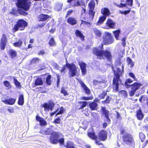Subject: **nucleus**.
Returning <instances> with one entry per match:
<instances>
[{"label": "nucleus", "instance_id": "nucleus-1", "mask_svg": "<svg viewBox=\"0 0 148 148\" xmlns=\"http://www.w3.org/2000/svg\"><path fill=\"white\" fill-rule=\"evenodd\" d=\"M112 68L114 75L112 80V88L113 92H116L119 91V85L122 84V81L120 77L122 75L123 71H121L120 68H117L116 72L113 66Z\"/></svg>", "mask_w": 148, "mask_h": 148}, {"label": "nucleus", "instance_id": "nucleus-2", "mask_svg": "<svg viewBox=\"0 0 148 148\" xmlns=\"http://www.w3.org/2000/svg\"><path fill=\"white\" fill-rule=\"evenodd\" d=\"M89 10L88 14L85 13L83 17L84 20H87L88 21H91L93 20L95 14V12L94 11L95 6V3L94 1L91 0L88 4Z\"/></svg>", "mask_w": 148, "mask_h": 148}, {"label": "nucleus", "instance_id": "nucleus-3", "mask_svg": "<svg viewBox=\"0 0 148 148\" xmlns=\"http://www.w3.org/2000/svg\"><path fill=\"white\" fill-rule=\"evenodd\" d=\"M27 25V23L25 20L23 19H19L16 22L13 27L12 32L14 33L18 30L23 31Z\"/></svg>", "mask_w": 148, "mask_h": 148}, {"label": "nucleus", "instance_id": "nucleus-4", "mask_svg": "<svg viewBox=\"0 0 148 148\" xmlns=\"http://www.w3.org/2000/svg\"><path fill=\"white\" fill-rule=\"evenodd\" d=\"M123 142L126 145L134 147L135 143L132 135L128 133L124 134L122 137Z\"/></svg>", "mask_w": 148, "mask_h": 148}, {"label": "nucleus", "instance_id": "nucleus-5", "mask_svg": "<svg viewBox=\"0 0 148 148\" xmlns=\"http://www.w3.org/2000/svg\"><path fill=\"white\" fill-rule=\"evenodd\" d=\"M88 136L92 139L96 140V143L97 144L100 145H101V143L100 142L99 140L101 141L102 140V131H101L99 133L98 137L95 135V133L93 131L92 129H90L88 132Z\"/></svg>", "mask_w": 148, "mask_h": 148}, {"label": "nucleus", "instance_id": "nucleus-6", "mask_svg": "<svg viewBox=\"0 0 148 148\" xmlns=\"http://www.w3.org/2000/svg\"><path fill=\"white\" fill-rule=\"evenodd\" d=\"M103 42L105 45H108L111 44L114 42V40L110 33L106 32L103 37Z\"/></svg>", "mask_w": 148, "mask_h": 148}, {"label": "nucleus", "instance_id": "nucleus-7", "mask_svg": "<svg viewBox=\"0 0 148 148\" xmlns=\"http://www.w3.org/2000/svg\"><path fill=\"white\" fill-rule=\"evenodd\" d=\"M131 85V90L130 91L129 94L130 96H133L134 95L136 91L138 90L142 85L140 83L135 82Z\"/></svg>", "mask_w": 148, "mask_h": 148}, {"label": "nucleus", "instance_id": "nucleus-8", "mask_svg": "<svg viewBox=\"0 0 148 148\" xmlns=\"http://www.w3.org/2000/svg\"><path fill=\"white\" fill-rule=\"evenodd\" d=\"M8 42V38L6 34H3L0 39V48L1 50H4Z\"/></svg>", "mask_w": 148, "mask_h": 148}, {"label": "nucleus", "instance_id": "nucleus-9", "mask_svg": "<svg viewBox=\"0 0 148 148\" xmlns=\"http://www.w3.org/2000/svg\"><path fill=\"white\" fill-rule=\"evenodd\" d=\"M110 114L109 111L106 109L105 107H102V116L106 118L104 120V121L107 122L108 124L111 123V119L109 117Z\"/></svg>", "mask_w": 148, "mask_h": 148}, {"label": "nucleus", "instance_id": "nucleus-10", "mask_svg": "<svg viewBox=\"0 0 148 148\" xmlns=\"http://www.w3.org/2000/svg\"><path fill=\"white\" fill-rule=\"evenodd\" d=\"M69 69V76L73 77L77 74L76 68L75 65H66Z\"/></svg>", "mask_w": 148, "mask_h": 148}, {"label": "nucleus", "instance_id": "nucleus-11", "mask_svg": "<svg viewBox=\"0 0 148 148\" xmlns=\"http://www.w3.org/2000/svg\"><path fill=\"white\" fill-rule=\"evenodd\" d=\"M54 104L52 101H49V103H45L42 105V107L44 108L45 111H48L49 110L52 111L54 107Z\"/></svg>", "mask_w": 148, "mask_h": 148}, {"label": "nucleus", "instance_id": "nucleus-12", "mask_svg": "<svg viewBox=\"0 0 148 148\" xmlns=\"http://www.w3.org/2000/svg\"><path fill=\"white\" fill-rule=\"evenodd\" d=\"M59 138V134L55 132H53L50 137V141L53 143H58V139Z\"/></svg>", "mask_w": 148, "mask_h": 148}, {"label": "nucleus", "instance_id": "nucleus-13", "mask_svg": "<svg viewBox=\"0 0 148 148\" xmlns=\"http://www.w3.org/2000/svg\"><path fill=\"white\" fill-rule=\"evenodd\" d=\"M136 116L137 119L139 121L142 120L144 118V114L141 108L140 107L139 109L136 111Z\"/></svg>", "mask_w": 148, "mask_h": 148}, {"label": "nucleus", "instance_id": "nucleus-14", "mask_svg": "<svg viewBox=\"0 0 148 148\" xmlns=\"http://www.w3.org/2000/svg\"><path fill=\"white\" fill-rule=\"evenodd\" d=\"M51 16L48 15L41 13L38 17V19L39 21H45L48 19L50 18Z\"/></svg>", "mask_w": 148, "mask_h": 148}, {"label": "nucleus", "instance_id": "nucleus-15", "mask_svg": "<svg viewBox=\"0 0 148 148\" xmlns=\"http://www.w3.org/2000/svg\"><path fill=\"white\" fill-rule=\"evenodd\" d=\"M1 101L6 104L13 105L15 102L16 99L12 98L6 99L5 98H3L1 99Z\"/></svg>", "mask_w": 148, "mask_h": 148}, {"label": "nucleus", "instance_id": "nucleus-16", "mask_svg": "<svg viewBox=\"0 0 148 148\" xmlns=\"http://www.w3.org/2000/svg\"><path fill=\"white\" fill-rule=\"evenodd\" d=\"M8 55L12 59L15 60L17 57L16 51L12 49H10L8 52Z\"/></svg>", "mask_w": 148, "mask_h": 148}, {"label": "nucleus", "instance_id": "nucleus-17", "mask_svg": "<svg viewBox=\"0 0 148 148\" xmlns=\"http://www.w3.org/2000/svg\"><path fill=\"white\" fill-rule=\"evenodd\" d=\"M110 14V12L108 8H104L102 11V22L106 19L107 16H109Z\"/></svg>", "mask_w": 148, "mask_h": 148}, {"label": "nucleus", "instance_id": "nucleus-18", "mask_svg": "<svg viewBox=\"0 0 148 148\" xmlns=\"http://www.w3.org/2000/svg\"><path fill=\"white\" fill-rule=\"evenodd\" d=\"M106 25L109 28L114 29L115 28V26L116 23L112 19L110 18L108 19L106 23Z\"/></svg>", "mask_w": 148, "mask_h": 148}, {"label": "nucleus", "instance_id": "nucleus-19", "mask_svg": "<svg viewBox=\"0 0 148 148\" xmlns=\"http://www.w3.org/2000/svg\"><path fill=\"white\" fill-rule=\"evenodd\" d=\"M102 56H104L110 61L111 60L112 58V56L110 52L108 50L102 51Z\"/></svg>", "mask_w": 148, "mask_h": 148}, {"label": "nucleus", "instance_id": "nucleus-20", "mask_svg": "<svg viewBox=\"0 0 148 148\" xmlns=\"http://www.w3.org/2000/svg\"><path fill=\"white\" fill-rule=\"evenodd\" d=\"M75 34L77 37L79 38L82 41L85 40V36L82 32L78 29H76L75 32Z\"/></svg>", "mask_w": 148, "mask_h": 148}, {"label": "nucleus", "instance_id": "nucleus-21", "mask_svg": "<svg viewBox=\"0 0 148 148\" xmlns=\"http://www.w3.org/2000/svg\"><path fill=\"white\" fill-rule=\"evenodd\" d=\"M66 22L68 24L72 25H75L77 23V21L75 18L72 17H68Z\"/></svg>", "mask_w": 148, "mask_h": 148}, {"label": "nucleus", "instance_id": "nucleus-22", "mask_svg": "<svg viewBox=\"0 0 148 148\" xmlns=\"http://www.w3.org/2000/svg\"><path fill=\"white\" fill-rule=\"evenodd\" d=\"M92 53L98 57H101L102 56V50H99L97 47H94Z\"/></svg>", "mask_w": 148, "mask_h": 148}, {"label": "nucleus", "instance_id": "nucleus-23", "mask_svg": "<svg viewBox=\"0 0 148 148\" xmlns=\"http://www.w3.org/2000/svg\"><path fill=\"white\" fill-rule=\"evenodd\" d=\"M64 111V109L62 107L58 108L55 112L51 113V116H53L55 114H56V116L59 114H62Z\"/></svg>", "mask_w": 148, "mask_h": 148}, {"label": "nucleus", "instance_id": "nucleus-24", "mask_svg": "<svg viewBox=\"0 0 148 148\" xmlns=\"http://www.w3.org/2000/svg\"><path fill=\"white\" fill-rule=\"evenodd\" d=\"M80 84L85 93L87 94H89L90 92V90L84 84V82L82 81H81Z\"/></svg>", "mask_w": 148, "mask_h": 148}, {"label": "nucleus", "instance_id": "nucleus-25", "mask_svg": "<svg viewBox=\"0 0 148 148\" xmlns=\"http://www.w3.org/2000/svg\"><path fill=\"white\" fill-rule=\"evenodd\" d=\"M51 129L48 128L45 130H41L40 133L43 134L49 135L51 133Z\"/></svg>", "mask_w": 148, "mask_h": 148}, {"label": "nucleus", "instance_id": "nucleus-26", "mask_svg": "<svg viewBox=\"0 0 148 148\" xmlns=\"http://www.w3.org/2000/svg\"><path fill=\"white\" fill-rule=\"evenodd\" d=\"M24 103L23 96V95H20L19 96L18 104L19 105L22 106Z\"/></svg>", "mask_w": 148, "mask_h": 148}, {"label": "nucleus", "instance_id": "nucleus-27", "mask_svg": "<svg viewBox=\"0 0 148 148\" xmlns=\"http://www.w3.org/2000/svg\"><path fill=\"white\" fill-rule=\"evenodd\" d=\"M139 137L142 142H143L146 139V136L142 132H140L139 133Z\"/></svg>", "mask_w": 148, "mask_h": 148}, {"label": "nucleus", "instance_id": "nucleus-28", "mask_svg": "<svg viewBox=\"0 0 148 148\" xmlns=\"http://www.w3.org/2000/svg\"><path fill=\"white\" fill-rule=\"evenodd\" d=\"M81 6H83L81 7V15L82 16L84 14H85V13H86V7L85 3L84 2L81 3Z\"/></svg>", "mask_w": 148, "mask_h": 148}, {"label": "nucleus", "instance_id": "nucleus-29", "mask_svg": "<svg viewBox=\"0 0 148 148\" xmlns=\"http://www.w3.org/2000/svg\"><path fill=\"white\" fill-rule=\"evenodd\" d=\"M97 104L95 102H93L89 104L90 107L92 110H94L97 108Z\"/></svg>", "mask_w": 148, "mask_h": 148}, {"label": "nucleus", "instance_id": "nucleus-30", "mask_svg": "<svg viewBox=\"0 0 148 148\" xmlns=\"http://www.w3.org/2000/svg\"><path fill=\"white\" fill-rule=\"evenodd\" d=\"M93 31L95 35L99 37H101V34L100 31L98 30L96 28H94L93 29Z\"/></svg>", "mask_w": 148, "mask_h": 148}, {"label": "nucleus", "instance_id": "nucleus-31", "mask_svg": "<svg viewBox=\"0 0 148 148\" xmlns=\"http://www.w3.org/2000/svg\"><path fill=\"white\" fill-rule=\"evenodd\" d=\"M133 81L130 78H128L126 79L125 82V85L126 87L128 88L131 86V85H129L128 83H131L133 82Z\"/></svg>", "mask_w": 148, "mask_h": 148}, {"label": "nucleus", "instance_id": "nucleus-32", "mask_svg": "<svg viewBox=\"0 0 148 148\" xmlns=\"http://www.w3.org/2000/svg\"><path fill=\"white\" fill-rule=\"evenodd\" d=\"M43 84V82L42 79L40 78H38L35 82V85H40Z\"/></svg>", "mask_w": 148, "mask_h": 148}, {"label": "nucleus", "instance_id": "nucleus-33", "mask_svg": "<svg viewBox=\"0 0 148 148\" xmlns=\"http://www.w3.org/2000/svg\"><path fill=\"white\" fill-rule=\"evenodd\" d=\"M50 46H54L56 45V42L54 41L53 37L51 38L48 43Z\"/></svg>", "mask_w": 148, "mask_h": 148}, {"label": "nucleus", "instance_id": "nucleus-34", "mask_svg": "<svg viewBox=\"0 0 148 148\" xmlns=\"http://www.w3.org/2000/svg\"><path fill=\"white\" fill-rule=\"evenodd\" d=\"M22 41L21 40H19L17 42H15L13 43V45L15 47H20L22 45Z\"/></svg>", "mask_w": 148, "mask_h": 148}, {"label": "nucleus", "instance_id": "nucleus-35", "mask_svg": "<svg viewBox=\"0 0 148 148\" xmlns=\"http://www.w3.org/2000/svg\"><path fill=\"white\" fill-rule=\"evenodd\" d=\"M115 38L117 40L118 39L119 36V34L120 33V30L119 29H118L117 30H115L113 32Z\"/></svg>", "mask_w": 148, "mask_h": 148}, {"label": "nucleus", "instance_id": "nucleus-36", "mask_svg": "<svg viewBox=\"0 0 148 148\" xmlns=\"http://www.w3.org/2000/svg\"><path fill=\"white\" fill-rule=\"evenodd\" d=\"M82 74L84 75L86 73V65H80Z\"/></svg>", "mask_w": 148, "mask_h": 148}, {"label": "nucleus", "instance_id": "nucleus-37", "mask_svg": "<svg viewBox=\"0 0 148 148\" xmlns=\"http://www.w3.org/2000/svg\"><path fill=\"white\" fill-rule=\"evenodd\" d=\"M111 98L110 96H108L104 101H102V103L103 104L109 103L111 101Z\"/></svg>", "mask_w": 148, "mask_h": 148}, {"label": "nucleus", "instance_id": "nucleus-38", "mask_svg": "<svg viewBox=\"0 0 148 148\" xmlns=\"http://www.w3.org/2000/svg\"><path fill=\"white\" fill-rule=\"evenodd\" d=\"M107 132L106 131L102 130V141L105 140L107 138Z\"/></svg>", "mask_w": 148, "mask_h": 148}, {"label": "nucleus", "instance_id": "nucleus-39", "mask_svg": "<svg viewBox=\"0 0 148 148\" xmlns=\"http://www.w3.org/2000/svg\"><path fill=\"white\" fill-rule=\"evenodd\" d=\"M5 86L8 89L11 88V86L10 84V82L8 81H5L3 82Z\"/></svg>", "mask_w": 148, "mask_h": 148}, {"label": "nucleus", "instance_id": "nucleus-40", "mask_svg": "<svg viewBox=\"0 0 148 148\" xmlns=\"http://www.w3.org/2000/svg\"><path fill=\"white\" fill-rule=\"evenodd\" d=\"M79 103L80 105V107L79 108V109H80L83 108L86 106L87 104V102L80 101L79 102Z\"/></svg>", "mask_w": 148, "mask_h": 148}, {"label": "nucleus", "instance_id": "nucleus-41", "mask_svg": "<svg viewBox=\"0 0 148 148\" xmlns=\"http://www.w3.org/2000/svg\"><path fill=\"white\" fill-rule=\"evenodd\" d=\"M66 148H75L73 144L71 142L69 141L66 144Z\"/></svg>", "mask_w": 148, "mask_h": 148}, {"label": "nucleus", "instance_id": "nucleus-42", "mask_svg": "<svg viewBox=\"0 0 148 148\" xmlns=\"http://www.w3.org/2000/svg\"><path fill=\"white\" fill-rule=\"evenodd\" d=\"M127 63L129 65H134V63L132 60V59L129 57H127Z\"/></svg>", "mask_w": 148, "mask_h": 148}, {"label": "nucleus", "instance_id": "nucleus-43", "mask_svg": "<svg viewBox=\"0 0 148 148\" xmlns=\"http://www.w3.org/2000/svg\"><path fill=\"white\" fill-rule=\"evenodd\" d=\"M39 58H35L31 60V62L32 64H35L39 62Z\"/></svg>", "mask_w": 148, "mask_h": 148}, {"label": "nucleus", "instance_id": "nucleus-44", "mask_svg": "<svg viewBox=\"0 0 148 148\" xmlns=\"http://www.w3.org/2000/svg\"><path fill=\"white\" fill-rule=\"evenodd\" d=\"M126 4L131 7L133 5V0H126Z\"/></svg>", "mask_w": 148, "mask_h": 148}, {"label": "nucleus", "instance_id": "nucleus-45", "mask_svg": "<svg viewBox=\"0 0 148 148\" xmlns=\"http://www.w3.org/2000/svg\"><path fill=\"white\" fill-rule=\"evenodd\" d=\"M51 78V75H48L47 78L46 79V81L47 83L49 85L51 84V81L50 80Z\"/></svg>", "mask_w": 148, "mask_h": 148}, {"label": "nucleus", "instance_id": "nucleus-46", "mask_svg": "<svg viewBox=\"0 0 148 148\" xmlns=\"http://www.w3.org/2000/svg\"><path fill=\"white\" fill-rule=\"evenodd\" d=\"M45 24L46 23L44 22L41 24H38L36 25V27L37 28H42L45 26Z\"/></svg>", "mask_w": 148, "mask_h": 148}, {"label": "nucleus", "instance_id": "nucleus-47", "mask_svg": "<svg viewBox=\"0 0 148 148\" xmlns=\"http://www.w3.org/2000/svg\"><path fill=\"white\" fill-rule=\"evenodd\" d=\"M126 37H123L121 39L122 44L123 46L124 47L126 46Z\"/></svg>", "mask_w": 148, "mask_h": 148}, {"label": "nucleus", "instance_id": "nucleus-48", "mask_svg": "<svg viewBox=\"0 0 148 148\" xmlns=\"http://www.w3.org/2000/svg\"><path fill=\"white\" fill-rule=\"evenodd\" d=\"M73 12V10L72 9H70L67 12V14H66V15L65 16V18H66L67 17H68L69 15H71V13Z\"/></svg>", "mask_w": 148, "mask_h": 148}, {"label": "nucleus", "instance_id": "nucleus-49", "mask_svg": "<svg viewBox=\"0 0 148 148\" xmlns=\"http://www.w3.org/2000/svg\"><path fill=\"white\" fill-rule=\"evenodd\" d=\"M142 130L143 132L145 131L147 132H148V125H146L143 126L142 128Z\"/></svg>", "mask_w": 148, "mask_h": 148}, {"label": "nucleus", "instance_id": "nucleus-50", "mask_svg": "<svg viewBox=\"0 0 148 148\" xmlns=\"http://www.w3.org/2000/svg\"><path fill=\"white\" fill-rule=\"evenodd\" d=\"M59 142L61 145H63L64 142V139L63 138H60L59 140L58 139V143Z\"/></svg>", "mask_w": 148, "mask_h": 148}, {"label": "nucleus", "instance_id": "nucleus-51", "mask_svg": "<svg viewBox=\"0 0 148 148\" xmlns=\"http://www.w3.org/2000/svg\"><path fill=\"white\" fill-rule=\"evenodd\" d=\"M121 94L125 97H127V92L124 90H121L120 91Z\"/></svg>", "mask_w": 148, "mask_h": 148}, {"label": "nucleus", "instance_id": "nucleus-52", "mask_svg": "<svg viewBox=\"0 0 148 148\" xmlns=\"http://www.w3.org/2000/svg\"><path fill=\"white\" fill-rule=\"evenodd\" d=\"M121 62V59L120 58H117L115 61V63L116 65H120Z\"/></svg>", "mask_w": 148, "mask_h": 148}, {"label": "nucleus", "instance_id": "nucleus-53", "mask_svg": "<svg viewBox=\"0 0 148 148\" xmlns=\"http://www.w3.org/2000/svg\"><path fill=\"white\" fill-rule=\"evenodd\" d=\"M45 54L46 52L44 50H41L38 53V55L43 56Z\"/></svg>", "mask_w": 148, "mask_h": 148}, {"label": "nucleus", "instance_id": "nucleus-54", "mask_svg": "<svg viewBox=\"0 0 148 148\" xmlns=\"http://www.w3.org/2000/svg\"><path fill=\"white\" fill-rule=\"evenodd\" d=\"M80 6H81V3H80L79 0L77 1L76 2L74 3L73 5L74 7H77Z\"/></svg>", "mask_w": 148, "mask_h": 148}, {"label": "nucleus", "instance_id": "nucleus-55", "mask_svg": "<svg viewBox=\"0 0 148 148\" xmlns=\"http://www.w3.org/2000/svg\"><path fill=\"white\" fill-rule=\"evenodd\" d=\"M129 75L130 77L133 78L134 81L136 80V77L133 73H129Z\"/></svg>", "mask_w": 148, "mask_h": 148}, {"label": "nucleus", "instance_id": "nucleus-56", "mask_svg": "<svg viewBox=\"0 0 148 148\" xmlns=\"http://www.w3.org/2000/svg\"><path fill=\"white\" fill-rule=\"evenodd\" d=\"M127 5L126 3H121L120 4L117 5V6L119 8H123L124 7H126Z\"/></svg>", "mask_w": 148, "mask_h": 148}, {"label": "nucleus", "instance_id": "nucleus-57", "mask_svg": "<svg viewBox=\"0 0 148 148\" xmlns=\"http://www.w3.org/2000/svg\"><path fill=\"white\" fill-rule=\"evenodd\" d=\"M130 11V10H125V11H122L121 12V14H123L125 15H126L128 13H129Z\"/></svg>", "mask_w": 148, "mask_h": 148}, {"label": "nucleus", "instance_id": "nucleus-58", "mask_svg": "<svg viewBox=\"0 0 148 148\" xmlns=\"http://www.w3.org/2000/svg\"><path fill=\"white\" fill-rule=\"evenodd\" d=\"M102 23V16H100L99 18L98 21L96 23V25H99L101 24Z\"/></svg>", "mask_w": 148, "mask_h": 148}, {"label": "nucleus", "instance_id": "nucleus-59", "mask_svg": "<svg viewBox=\"0 0 148 148\" xmlns=\"http://www.w3.org/2000/svg\"><path fill=\"white\" fill-rule=\"evenodd\" d=\"M115 112L116 113V118L117 119L121 120V116L120 114L116 111Z\"/></svg>", "mask_w": 148, "mask_h": 148}, {"label": "nucleus", "instance_id": "nucleus-60", "mask_svg": "<svg viewBox=\"0 0 148 148\" xmlns=\"http://www.w3.org/2000/svg\"><path fill=\"white\" fill-rule=\"evenodd\" d=\"M17 12V11L16 9H13L12 10V11L10 12L9 13L15 15L16 14Z\"/></svg>", "mask_w": 148, "mask_h": 148}, {"label": "nucleus", "instance_id": "nucleus-61", "mask_svg": "<svg viewBox=\"0 0 148 148\" xmlns=\"http://www.w3.org/2000/svg\"><path fill=\"white\" fill-rule=\"evenodd\" d=\"M148 143V140H146L145 141L142 145V148H144Z\"/></svg>", "mask_w": 148, "mask_h": 148}, {"label": "nucleus", "instance_id": "nucleus-62", "mask_svg": "<svg viewBox=\"0 0 148 148\" xmlns=\"http://www.w3.org/2000/svg\"><path fill=\"white\" fill-rule=\"evenodd\" d=\"M40 123L41 125L44 126L46 124V121L42 119L40 122Z\"/></svg>", "mask_w": 148, "mask_h": 148}, {"label": "nucleus", "instance_id": "nucleus-63", "mask_svg": "<svg viewBox=\"0 0 148 148\" xmlns=\"http://www.w3.org/2000/svg\"><path fill=\"white\" fill-rule=\"evenodd\" d=\"M14 83L15 85L17 86H19L20 85V83L18 82L16 79H14Z\"/></svg>", "mask_w": 148, "mask_h": 148}, {"label": "nucleus", "instance_id": "nucleus-64", "mask_svg": "<svg viewBox=\"0 0 148 148\" xmlns=\"http://www.w3.org/2000/svg\"><path fill=\"white\" fill-rule=\"evenodd\" d=\"M61 92L63 94L64 96H66L68 95V94L67 93V92L64 89L62 88V90H61Z\"/></svg>", "mask_w": 148, "mask_h": 148}]
</instances>
